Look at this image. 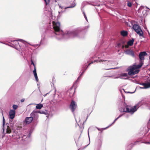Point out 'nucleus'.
Instances as JSON below:
<instances>
[{
  "label": "nucleus",
  "mask_w": 150,
  "mask_h": 150,
  "mask_svg": "<svg viewBox=\"0 0 150 150\" xmlns=\"http://www.w3.org/2000/svg\"><path fill=\"white\" fill-rule=\"evenodd\" d=\"M127 25L129 27H132V28H141L140 26L138 25L137 23L134 21H129L127 23Z\"/></svg>",
  "instance_id": "8"
},
{
  "label": "nucleus",
  "mask_w": 150,
  "mask_h": 150,
  "mask_svg": "<svg viewBox=\"0 0 150 150\" xmlns=\"http://www.w3.org/2000/svg\"><path fill=\"white\" fill-rule=\"evenodd\" d=\"M88 61H87V63H86L84 65H83V69H84V70L85 71H86V70L88 68V67L89 66H88V64L87 65L86 64L87 63H88Z\"/></svg>",
  "instance_id": "29"
},
{
  "label": "nucleus",
  "mask_w": 150,
  "mask_h": 150,
  "mask_svg": "<svg viewBox=\"0 0 150 150\" xmlns=\"http://www.w3.org/2000/svg\"><path fill=\"white\" fill-rule=\"evenodd\" d=\"M124 90V91L126 93H134L135 91H136V90L134 91L133 92H129V91H128V92H126L125 91V90L123 89Z\"/></svg>",
  "instance_id": "42"
},
{
  "label": "nucleus",
  "mask_w": 150,
  "mask_h": 150,
  "mask_svg": "<svg viewBox=\"0 0 150 150\" xmlns=\"http://www.w3.org/2000/svg\"><path fill=\"white\" fill-rule=\"evenodd\" d=\"M74 1L75 0H69L68 2L71 5L69 6L65 7L64 9H66L68 8H72L74 7L76 5V4L74 2Z\"/></svg>",
  "instance_id": "13"
},
{
  "label": "nucleus",
  "mask_w": 150,
  "mask_h": 150,
  "mask_svg": "<svg viewBox=\"0 0 150 150\" xmlns=\"http://www.w3.org/2000/svg\"><path fill=\"white\" fill-rule=\"evenodd\" d=\"M1 113L3 116V130L4 132L5 129L6 130V132L7 133H10L11 132L12 130L13 131V135H19L21 134V128L20 127H18L17 129L15 130L14 128L13 124L12 121L10 122L8 124L6 123V125H5V120L3 116V111L1 110Z\"/></svg>",
  "instance_id": "3"
},
{
  "label": "nucleus",
  "mask_w": 150,
  "mask_h": 150,
  "mask_svg": "<svg viewBox=\"0 0 150 150\" xmlns=\"http://www.w3.org/2000/svg\"><path fill=\"white\" fill-rule=\"evenodd\" d=\"M120 42L122 45V48L123 49L125 47V45L126 42V41L125 40H121L120 41Z\"/></svg>",
  "instance_id": "26"
},
{
  "label": "nucleus",
  "mask_w": 150,
  "mask_h": 150,
  "mask_svg": "<svg viewBox=\"0 0 150 150\" xmlns=\"http://www.w3.org/2000/svg\"><path fill=\"white\" fill-rule=\"evenodd\" d=\"M52 82H53L52 84H53V85H54L53 83L55 81V79L54 78H52Z\"/></svg>",
  "instance_id": "46"
},
{
  "label": "nucleus",
  "mask_w": 150,
  "mask_h": 150,
  "mask_svg": "<svg viewBox=\"0 0 150 150\" xmlns=\"http://www.w3.org/2000/svg\"><path fill=\"white\" fill-rule=\"evenodd\" d=\"M0 43H3L2 42H1V41H0Z\"/></svg>",
  "instance_id": "54"
},
{
  "label": "nucleus",
  "mask_w": 150,
  "mask_h": 150,
  "mask_svg": "<svg viewBox=\"0 0 150 150\" xmlns=\"http://www.w3.org/2000/svg\"><path fill=\"white\" fill-rule=\"evenodd\" d=\"M105 57L104 54L103 53L98 55V57H97L98 59L99 62H104L103 64L105 65H108L109 61L105 60Z\"/></svg>",
  "instance_id": "6"
},
{
  "label": "nucleus",
  "mask_w": 150,
  "mask_h": 150,
  "mask_svg": "<svg viewBox=\"0 0 150 150\" xmlns=\"http://www.w3.org/2000/svg\"><path fill=\"white\" fill-rule=\"evenodd\" d=\"M120 76H127L128 75L126 73H121L120 74Z\"/></svg>",
  "instance_id": "32"
},
{
  "label": "nucleus",
  "mask_w": 150,
  "mask_h": 150,
  "mask_svg": "<svg viewBox=\"0 0 150 150\" xmlns=\"http://www.w3.org/2000/svg\"><path fill=\"white\" fill-rule=\"evenodd\" d=\"M140 141H137L135 142L132 143H131L130 144H129L128 146V147H131V149L135 145H137V143H138L139 142H140Z\"/></svg>",
  "instance_id": "20"
},
{
  "label": "nucleus",
  "mask_w": 150,
  "mask_h": 150,
  "mask_svg": "<svg viewBox=\"0 0 150 150\" xmlns=\"http://www.w3.org/2000/svg\"><path fill=\"white\" fill-rule=\"evenodd\" d=\"M108 127H109V126H108V127H105V128H97L98 130L102 132L103 131V130L107 129Z\"/></svg>",
  "instance_id": "31"
},
{
  "label": "nucleus",
  "mask_w": 150,
  "mask_h": 150,
  "mask_svg": "<svg viewBox=\"0 0 150 150\" xmlns=\"http://www.w3.org/2000/svg\"><path fill=\"white\" fill-rule=\"evenodd\" d=\"M143 8V6H141V7L139 8V9H142Z\"/></svg>",
  "instance_id": "48"
},
{
  "label": "nucleus",
  "mask_w": 150,
  "mask_h": 150,
  "mask_svg": "<svg viewBox=\"0 0 150 150\" xmlns=\"http://www.w3.org/2000/svg\"><path fill=\"white\" fill-rule=\"evenodd\" d=\"M18 106L17 105L14 104L13 105V110H15L18 108Z\"/></svg>",
  "instance_id": "35"
},
{
  "label": "nucleus",
  "mask_w": 150,
  "mask_h": 150,
  "mask_svg": "<svg viewBox=\"0 0 150 150\" xmlns=\"http://www.w3.org/2000/svg\"><path fill=\"white\" fill-rule=\"evenodd\" d=\"M140 36H142L144 37V34L142 29H133Z\"/></svg>",
  "instance_id": "16"
},
{
  "label": "nucleus",
  "mask_w": 150,
  "mask_h": 150,
  "mask_svg": "<svg viewBox=\"0 0 150 150\" xmlns=\"http://www.w3.org/2000/svg\"><path fill=\"white\" fill-rule=\"evenodd\" d=\"M142 143H144L146 144H150V138L149 139V142H142Z\"/></svg>",
  "instance_id": "40"
},
{
  "label": "nucleus",
  "mask_w": 150,
  "mask_h": 150,
  "mask_svg": "<svg viewBox=\"0 0 150 150\" xmlns=\"http://www.w3.org/2000/svg\"><path fill=\"white\" fill-rule=\"evenodd\" d=\"M89 26H88V27H87V28H89Z\"/></svg>",
  "instance_id": "55"
},
{
  "label": "nucleus",
  "mask_w": 150,
  "mask_h": 150,
  "mask_svg": "<svg viewBox=\"0 0 150 150\" xmlns=\"http://www.w3.org/2000/svg\"><path fill=\"white\" fill-rule=\"evenodd\" d=\"M43 107V104L40 103L36 105V108L38 109H40Z\"/></svg>",
  "instance_id": "27"
},
{
  "label": "nucleus",
  "mask_w": 150,
  "mask_h": 150,
  "mask_svg": "<svg viewBox=\"0 0 150 150\" xmlns=\"http://www.w3.org/2000/svg\"><path fill=\"white\" fill-rule=\"evenodd\" d=\"M24 100H25V99L24 98H23L21 100V103H23L24 102Z\"/></svg>",
  "instance_id": "47"
},
{
  "label": "nucleus",
  "mask_w": 150,
  "mask_h": 150,
  "mask_svg": "<svg viewBox=\"0 0 150 150\" xmlns=\"http://www.w3.org/2000/svg\"><path fill=\"white\" fill-rule=\"evenodd\" d=\"M31 62V64L32 65H33L34 67V70L33 71V73L34 74V77H35V79L36 81H38V76H37V73L36 72V67H35V64L34 63V62L31 59L30 61Z\"/></svg>",
  "instance_id": "10"
},
{
  "label": "nucleus",
  "mask_w": 150,
  "mask_h": 150,
  "mask_svg": "<svg viewBox=\"0 0 150 150\" xmlns=\"http://www.w3.org/2000/svg\"><path fill=\"white\" fill-rule=\"evenodd\" d=\"M65 11V10H64V11H61L60 12L59 11V13H60L61 12H64Z\"/></svg>",
  "instance_id": "50"
},
{
  "label": "nucleus",
  "mask_w": 150,
  "mask_h": 150,
  "mask_svg": "<svg viewBox=\"0 0 150 150\" xmlns=\"http://www.w3.org/2000/svg\"><path fill=\"white\" fill-rule=\"evenodd\" d=\"M147 55V53L145 51L141 52L139 54V61H143L144 59V57Z\"/></svg>",
  "instance_id": "12"
},
{
  "label": "nucleus",
  "mask_w": 150,
  "mask_h": 150,
  "mask_svg": "<svg viewBox=\"0 0 150 150\" xmlns=\"http://www.w3.org/2000/svg\"><path fill=\"white\" fill-rule=\"evenodd\" d=\"M103 36V34H102V35H101V36L102 37V36Z\"/></svg>",
  "instance_id": "53"
},
{
  "label": "nucleus",
  "mask_w": 150,
  "mask_h": 150,
  "mask_svg": "<svg viewBox=\"0 0 150 150\" xmlns=\"http://www.w3.org/2000/svg\"><path fill=\"white\" fill-rule=\"evenodd\" d=\"M127 6L129 7H131L132 6V3L128 1Z\"/></svg>",
  "instance_id": "39"
},
{
  "label": "nucleus",
  "mask_w": 150,
  "mask_h": 150,
  "mask_svg": "<svg viewBox=\"0 0 150 150\" xmlns=\"http://www.w3.org/2000/svg\"><path fill=\"white\" fill-rule=\"evenodd\" d=\"M120 78L121 79H129L128 78H123V77H116V78Z\"/></svg>",
  "instance_id": "43"
},
{
  "label": "nucleus",
  "mask_w": 150,
  "mask_h": 150,
  "mask_svg": "<svg viewBox=\"0 0 150 150\" xmlns=\"http://www.w3.org/2000/svg\"><path fill=\"white\" fill-rule=\"evenodd\" d=\"M142 105H147V104L144 100H142L133 107L129 109L128 105H127L125 102L122 101L120 102L119 105V110L121 112H125L133 114L137 110L139 107Z\"/></svg>",
  "instance_id": "2"
},
{
  "label": "nucleus",
  "mask_w": 150,
  "mask_h": 150,
  "mask_svg": "<svg viewBox=\"0 0 150 150\" xmlns=\"http://www.w3.org/2000/svg\"><path fill=\"white\" fill-rule=\"evenodd\" d=\"M128 117V116H127V117Z\"/></svg>",
  "instance_id": "57"
},
{
  "label": "nucleus",
  "mask_w": 150,
  "mask_h": 150,
  "mask_svg": "<svg viewBox=\"0 0 150 150\" xmlns=\"http://www.w3.org/2000/svg\"><path fill=\"white\" fill-rule=\"evenodd\" d=\"M134 39L132 38V39L129 40L127 43V44L129 46H132L134 43Z\"/></svg>",
  "instance_id": "22"
},
{
  "label": "nucleus",
  "mask_w": 150,
  "mask_h": 150,
  "mask_svg": "<svg viewBox=\"0 0 150 150\" xmlns=\"http://www.w3.org/2000/svg\"><path fill=\"white\" fill-rule=\"evenodd\" d=\"M83 16H84V17L85 18V19H86V21H88V20H87V17L86 15V14L85 13H84V12H83Z\"/></svg>",
  "instance_id": "41"
},
{
  "label": "nucleus",
  "mask_w": 150,
  "mask_h": 150,
  "mask_svg": "<svg viewBox=\"0 0 150 150\" xmlns=\"http://www.w3.org/2000/svg\"><path fill=\"white\" fill-rule=\"evenodd\" d=\"M139 64L137 65H134L131 66L133 69L135 70H138L139 71V69L144 64L143 61H139Z\"/></svg>",
  "instance_id": "11"
},
{
  "label": "nucleus",
  "mask_w": 150,
  "mask_h": 150,
  "mask_svg": "<svg viewBox=\"0 0 150 150\" xmlns=\"http://www.w3.org/2000/svg\"><path fill=\"white\" fill-rule=\"evenodd\" d=\"M124 114H120V115L119 116L117 117V118H118L119 119V118L120 117H121L122 116H123V115Z\"/></svg>",
  "instance_id": "45"
},
{
  "label": "nucleus",
  "mask_w": 150,
  "mask_h": 150,
  "mask_svg": "<svg viewBox=\"0 0 150 150\" xmlns=\"http://www.w3.org/2000/svg\"><path fill=\"white\" fill-rule=\"evenodd\" d=\"M59 8H63V7H62L60 6H59Z\"/></svg>",
  "instance_id": "49"
},
{
  "label": "nucleus",
  "mask_w": 150,
  "mask_h": 150,
  "mask_svg": "<svg viewBox=\"0 0 150 150\" xmlns=\"http://www.w3.org/2000/svg\"><path fill=\"white\" fill-rule=\"evenodd\" d=\"M88 138H89V143L87 145L85 146H83V147L81 148H79V149H78V150H83V149H84L89 144H90V137H89V133L88 132Z\"/></svg>",
  "instance_id": "28"
},
{
  "label": "nucleus",
  "mask_w": 150,
  "mask_h": 150,
  "mask_svg": "<svg viewBox=\"0 0 150 150\" xmlns=\"http://www.w3.org/2000/svg\"><path fill=\"white\" fill-rule=\"evenodd\" d=\"M32 132V130H30L29 132L28 135H27V136H26V135H23L22 137V139L23 140L25 141H26V139H25L27 138H30V137L31 134Z\"/></svg>",
  "instance_id": "19"
},
{
  "label": "nucleus",
  "mask_w": 150,
  "mask_h": 150,
  "mask_svg": "<svg viewBox=\"0 0 150 150\" xmlns=\"http://www.w3.org/2000/svg\"><path fill=\"white\" fill-rule=\"evenodd\" d=\"M52 25L53 26V28H60V24L59 22L53 21Z\"/></svg>",
  "instance_id": "18"
},
{
  "label": "nucleus",
  "mask_w": 150,
  "mask_h": 150,
  "mask_svg": "<svg viewBox=\"0 0 150 150\" xmlns=\"http://www.w3.org/2000/svg\"><path fill=\"white\" fill-rule=\"evenodd\" d=\"M122 45L120 42L119 43H117V45L116 46V47H117L118 48H120L121 47H122Z\"/></svg>",
  "instance_id": "33"
},
{
  "label": "nucleus",
  "mask_w": 150,
  "mask_h": 150,
  "mask_svg": "<svg viewBox=\"0 0 150 150\" xmlns=\"http://www.w3.org/2000/svg\"><path fill=\"white\" fill-rule=\"evenodd\" d=\"M9 41H10L12 43H9L10 44H6V45L13 47L16 50L19 51L20 50V49L21 50V51H22V49L23 48H22L21 46V44L19 43L18 41H19L22 42L24 45L26 47H27L29 45V43L28 42L25 41L21 39H18L17 40H9Z\"/></svg>",
  "instance_id": "4"
},
{
  "label": "nucleus",
  "mask_w": 150,
  "mask_h": 150,
  "mask_svg": "<svg viewBox=\"0 0 150 150\" xmlns=\"http://www.w3.org/2000/svg\"><path fill=\"white\" fill-rule=\"evenodd\" d=\"M125 53L127 54L130 55L133 57H135L134 51L132 50H127L125 52Z\"/></svg>",
  "instance_id": "17"
},
{
  "label": "nucleus",
  "mask_w": 150,
  "mask_h": 150,
  "mask_svg": "<svg viewBox=\"0 0 150 150\" xmlns=\"http://www.w3.org/2000/svg\"><path fill=\"white\" fill-rule=\"evenodd\" d=\"M23 52V51H21V53H22Z\"/></svg>",
  "instance_id": "56"
},
{
  "label": "nucleus",
  "mask_w": 150,
  "mask_h": 150,
  "mask_svg": "<svg viewBox=\"0 0 150 150\" xmlns=\"http://www.w3.org/2000/svg\"><path fill=\"white\" fill-rule=\"evenodd\" d=\"M127 71H128V74L129 76H133L138 73L139 72L138 70H135L131 66L127 69Z\"/></svg>",
  "instance_id": "7"
},
{
  "label": "nucleus",
  "mask_w": 150,
  "mask_h": 150,
  "mask_svg": "<svg viewBox=\"0 0 150 150\" xmlns=\"http://www.w3.org/2000/svg\"><path fill=\"white\" fill-rule=\"evenodd\" d=\"M146 8H147L148 9H149L150 10V9L149 8H148V7H146Z\"/></svg>",
  "instance_id": "52"
},
{
  "label": "nucleus",
  "mask_w": 150,
  "mask_h": 150,
  "mask_svg": "<svg viewBox=\"0 0 150 150\" xmlns=\"http://www.w3.org/2000/svg\"><path fill=\"white\" fill-rule=\"evenodd\" d=\"M41 45L39 43V44H34L32 45V46H33L34 47H39Z\"/></svg>",
  "instance_id": "38"
},
{
  "label": "nucleus",
  "mask_w": 150,
  "mask_h": 150,
  "mask_svg": "<svg viewBox=\"0 0 150 150\" xmlns=\"http://www.w3.org/2000/svg\"><path fill=\"white\" fill-rule=\"evenodd\" d=\"M89 116V115H87V118H86V120H85L83 122V124H82V125L81 124L80 125H79V124L78 123V125L79 126L80 128L83 129L84 128V125L83 124L86 122V120H87V119H88V117Z\"/></svg>",
  "instance_id": "24"
},
{
  "label": "nucleus",
  "mask_w": 150,
  "mask_h": 150,
  "mask_svg": "<svg viewBox=\"0 0 150 150\" xmlns=\"http://www.w3.org/2000/svg\"><path fill=\"white\" fill-rule=\"evenodd\" d=\"M41 39L40 42L41 45L46 42L45 35L52 37L55 36L58 40L69 38H84L87 32L86 29H42Z\"/></svg>",
  "instance_id": "1"
},
{
  "label": "nucleus",
  "mask_w": 150,
  "mask_h": 150,
  "mask_svg": "<svg viewBox=\"0 0 150 150\" xmlns=\"http://www.w3.org/2000/svg\"><path fill=\"white\" fill-rule=\"evenodd\" d=\"M30 117H26L24 121V122L26 124H28L30 123L32 120L35 121L38 118V115L37 112L35 111H33L30 114Z\"/></svg>",
  "instance_id": "5"
},
{
  "label": "nucleus",
  "mask_w": 150,
  "mask_h": 150,
  "mask_svg": "<svg viewBox=\"0 0 150 150\" xmlns=\"http://www.w3.org/2000/svg\"><path fill=\"white\" fill-rule=\"evenodd\" d=\"M77 105L76 102L72 100L70 105L69 108L72 112H74L76 108Z\"/></svg>",
  "instance_id": "9"
},
{
  "label": "nucleus",
  "mask_w": 150,
  "mask_h": 150,
  "mask_svg": "<svg viewBox=\"0 0 150 150\" xmlns=\"http://www.w3.org/2000/svg\"><path fill=\"white\" fill-rule=\"evenodd\" d=\"M121 35L123 36H126L128 35L127 32L125 30H123L120 33Z\"/></svg>",
  "instance_id": "25"
},
{
  "label": "nucleus",
  "mask_w": 150,
  "mask_h": 150,
  "mask_svg": "<svg viewBox=\"0 0 150 150\" xmlns=\"http://www.w3.org/2000/svg\"><path fill=\"white\" fill-rule=\"evenodd\" d=\"M90 4L92 5L93 6H100V4H98L97 5L96 4Z\"/></svg>",
  "instance_id": "44"
},
{
  "label": "nucleus",
  "mask_w": 150,
  "mask_h": 150,
  "mask_svg": "<svg viewBox=\"0 0 150 150\" xmlns=\"http://www.w3.org/2000/svg\"><path fill=\"white\" fill-rule=\"evenodd\" d=\"M136 83H137L138 84H139V85H142L143 86H145L147 84L146 83H140L139 82H137Z\"/></svg>",
  "instance_id": "37"
},
{
  "label": "nucleus",
  "mask_w": 150,
  "mask_h": 150,
  "mask_svg": "<svg viewBox=\"0 0 150 150\" xmlns=\"http://www.w3.org/2000/svg\"><path fill=\"white\" fill-rule=\"evenodd\" d=\"M45 2V4L47 6L48 5L50 2V0H43Z\"/></svg>",
  "instance_id": "34"
},
{
  "label": "nucleus",
  "mask_w": 150,
  "mask_h": 150,
  "mask_svg": "<svg viewBox=\"0 0 150 150\" xmlns=\"http://www.w3.org/2000/svg\"><path fill=\"white\" fill-rule=\"evenodd\" d=\"M85 72V71H84V70H83V71L81 72V73L80 74L79 76L78 77L76 80V81L74 83H77L79 81L80 79L81 78V77L83 76V75L84 73Z\"/></svg>",
  "instance_id": "21"
},
{
  "label": "nucleus",
  "mask_w": 150,
  "mask_h": 150,
  "mask_svg": "<svg viewBox=\"0 0 150 150\" xmlns=\"http://www.w3.org/2000/svg\"><path fill=\"white\" fill-rule=\"evenodd\" d=\"M16 111L13 110H11L9 112V118L11 120L13 119L15 116Z\"/></svg>",
  "instance_id": "14"
},
{
  "label": "nucleus",
  "mask_w": 150,
  "mask_h": 150,
  "mask_svg": "<svg viewBox=\"0 0 150 150\" xmlns=\"http://www.w3.org/2000/svg\"><path fill=\"white\" fill-rule=\"evenodd\" d=\"M118 119V118L117 117L116 118V119H115V120H114L113 121V122L112 123H111V124L110 125L108 126H109V127H110V126H111L112 125H113L115 123V122H116V121H117Z\"/></svg>",
  "instance_id": "36"
},
{
  "label": "nucleus",
  "mask_w": 150,
  "mask_h": 150,
  "mask_svg": "<svg viewBox=\"0 0 150 150\" xmlns=\"http://www.w3.org/2000/svg\"><path fill=\"white\" fill-rule=\"evenodd\" d=\"M122 96L123 98L125 99V97L122 94Z\"/></svg>",
  "instance_id": "51"
},
{
  "label": "nucleus",
  "mask_w": 150,
  "mask_h": 150,
  "mask_svg": "<svg viewBox=\"0 0 150 150\" xmlns=\"http://www.w3.org/2000/svg\"><path fill=\"white\" fill-rule=\"evenodd\" d=\"M33 111H35L36 112H37V115H38V113H39L40 114H44L45 115H47L48 114V113L47 112V111L45 110V111H43L42 110H39L37 111L36 110H34Z\"/></svg>",
  "instance_id": "23"
},
{
  "label": "nucleus",
  "mask_w": 150,
  "mask_h": 150,
  "mask_svg": "<svg viewBox=\"0 0 150 150\" xmlns=\"http://www.w3.org/2000/svg\"><path fill=\"white\" fill-rule=\"evenodd\" d=\"M97 57H98V55H95L94 56L90 58V61H91V60L92 59H93L94 60L93 61H92L91 63H89L88 64V66L90 65L91 64H93V62H99L98 59Z\"/></svg>",
  "instance_id": "15"
},
{
  "label": "nucleus",
  "mask_w": 150,
  "mask_h": 150,
  "mask_svg": "<svg viewBox=\"0 0 150 150\" xmlns=\"http://www.w3.org/2000/svg\"><path fill=\"white\" fill-rule=\"evenodd\" d=\"M136 88H136V89H135V90H136Z\"/></svg>",
  "instance_id": "59"
},
{
  "label": "nucleus",
  "mask_w": 150,
  "mask_h": 150,
  "mask_svg": "<svg viewBox=\"0 0 150 150\" xmlns=\"http://www.w3.org/2000/svg\"><path fill=\"white\" fill-rule=\"evenodd\" d=\"M149 35H150V33H149Z\"/></svg>",
  "instance_id": "58"
},
{
  "label": "nucleus",
  "mask_w": 150,
  "mask_h": 150,
  "mask_svg": "<svg viewBox=\"0 0 150 150\" xmlns=\"http://www.w3.org/2000/svg\"><path fill=\"white\" fill-rule=\"evenodd\" d=\"M146 86V87H141L139 86V88L141 89H145V88H149L150 87V83H147V84L145 86Z\"/></svg>",
  "instance_id": "30"
}]
</instances>
